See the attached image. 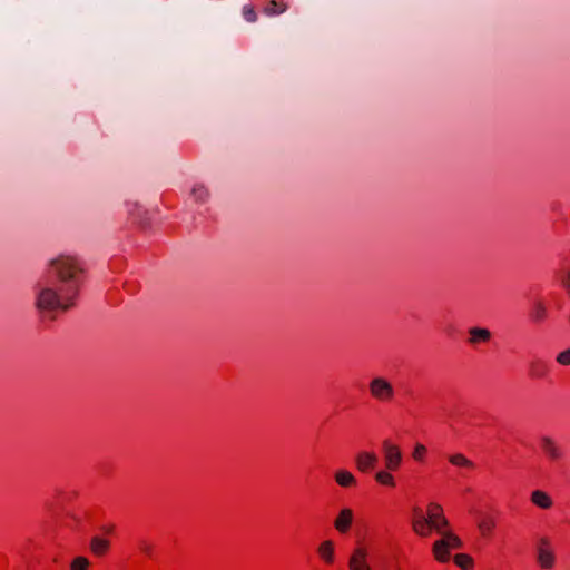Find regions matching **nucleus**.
<instances>
[{
  "instance_id": "obj_1",
  "label": "nucleus",
  "mask_w": 570,
  "mask_h": 570,
  "mask_svg": "<svg viewBox=\"0 0 570 570\" xmlns=\"http://www.w3.org/2000/svg\"><path fill=\"white\" fill-rule=\"evenodd\" d=\"M55 276L62 283H71L68 291L80 289L87 278L88 268L86 263L75 255L61 254L50 262Z\"/></svg>"
},
{
  "instance_id": "obj_2",
  "label": "nucleus",
  "mask_w": 570,
  "mask_h": 570,
  "mask_svg": "<svg viewBox=\"0 0 570 570\" xmlns=\"http://www.w3.org/2000/svg\"><path fill=\"white\" fill-rule=\"evenodd\" d=\"M78 297V289L67 291L66 294H58L52 288H43L37 298V307L40 311H55L61 308L67 311L75 305Z\"/></svg>"
},
{
  "instance_id": "obj_3",
  "label": "nucleus",
  "mask_w": 570,
  "mask_h": 570,
  "mask_svg": "<svg viewBox=\"0 0 570 570\" xmlns=\"http://www.w3.org/2000/svg\"><path fill=\"white\" fill-rule=\"evenodd\" d=\"M441 538L432 544L431 552L439 563H448L451 560V551L463 548L462 539L454 532H444Z\"/></svg>"
},
{
  "instance_id": "obj_4",
  "label": "nucleus",
  "mask_w": 570,
  "mask_h": 570,
  "mask_svg": "<svg viewBox=\"0 0 570 570\" xmlns=\"http://www.w3.org/2000/svg\"><path fill=\"white\" fill-rule=\"evenodd\" d=\"M384 468L389 471H399L403 463V454L399 444L386 438L381 443Z\"/></svg>"
},
{
  "instance_id": "obj_5",
  "label": "nucleus",
  "mask_w": 570,
  "mask_h": 570,
  "mask_svg": "<svg viewBox=\"0 0 570 570\" xmlns=\"http://www.w3.org/2000/svg\"><path fill=\"white\" fill-rule=\"evenodd\" d=\"M425 518L436 533L443 534L444 532H452L441 504L435 502L429 503Z\"/></svg>"
},
{
  "instance_id": "obj_6",
  "label": "nucleus",
  "mask_w": 570,
  "mask_h": 570,
  "mask_svg": "<svg viewBox=\"0 0 570 570\" xmlns=\"http://www.w3.org/2000/svg\"><path fill=\"white\" fill-rule=\"evenodd\" d=\"M368 549L363 544H357L351 552L347 560L348 570H373L370 560Z\"/></svg>"
},
{
  "instance_id": "obj_7",
  "label": "nucleus",
  "mask_w": 570,
  "mask_h": 570,
  "mask_svg": "<svg viewBox=\"0 0 570 570\" xmlns=\"http://www.w3.org/2000/svg\"><path fill=\"white\" fill-rule=\"evenodd\" d=\"M370 392L374 399L381 402H390L394 396L392 385L382 377H376L371 381Z\"/></svg>"
},
{
  "instance_id": "obj_8",
  "label": "nucleus",
  "mask_w": 570,
  "mask_h": 570,
  "mask_svg": "<svg viewBox=\"0 0 570 570\" xmlns=\"http://www.w3.org/2000/svg\"><path fill=\"white\" fill-rule=\"evenodd\" d=\"M538 562L542 569H551L554 566L556 557L550 547V541L542 538L538 548Z\"/></svg>"
},
{
  "instance_id": "obj_9",
  "label": "nucleus",
  "mask_w": 570,
  "mask_h": 570,
  "mask_svg": "<svg viewBox=\"0 0 570 570\" xmlns=\"http://www.w3.org/2000/svg\"><path fill=\"white\" fill-rule=\"evenodd\" d=\"M379 458L372 451H361L355 455L356 469L362 473L374 470L377 465Z\"/></svg>"
},
{
  "instance_id": "obj_10",
  "label": "nucleus",
  "mask_w": 570,
  "mask_h": 570,
  "mask_svg": "<svg viewBox=\"0 0 570 570\" xmlns=\"http://www.w3.org/2000/svg\"><path fill=\"white\" fill-rule=\"evenodd\" d=\"M354 513L350 508L342 509L334 520V528L337 532L345 534L351 530Z\"/></svg>"
},
{
  "instance_id": "obj_11",
  "label": "nucleus",
  "mask_w": 570,
  "mask_h": 570,
  "mask_svg": "<svg viewBox=\"0 0 570 570\" xmlns=\"http://www.w3.org/2000/svg\"><path fill=\"white\" fill-rule=\"evenodd\" d=\"M110 540L98 535L92 537L89 544L90 552L98 558L107 556L110 551Z\"/></svg>"
},
{
  "instance_id": "obj_12",
  "label": "nucleus",
  "mask_w": 570,
  "mask_h": 570,
  "mask_svg": "<svg viewBox=\"0 0 570 570\" xmlns=\"http://www.w3.org/2000/svg\"><path fill=\"white\" fill-rule=\"evenodd\" d=\"M320 559L327 566L335 562V547L332 540L323 541L317 548Z\"/></svg>"
},
{
  "instance_id": "obj_13",
  "label": "nucleus",
  "mask_w": 570,
  "mask_h": 570,
  "mask_svg": "<svg viewBox=\"0 0 570 570\" xmlns=\"http://www.w3.org/2000/svg\"><path fill=\"white\" fill-rule=\"evenodd\" d=\"M412 530L422 538L431 535L433 529L424 515L415 517L412 521Z\"/></svg>"
},
{
  "instance_id": "obj_14",
  "label": "nucleus",
  "mask_w": 570,
  "mask_h": 570,
  "mask_svg": "<svg viewBox=\"0 0 570 570\" xmlns=\"http://www.w3.org/2000/svg\"><path fill=\"white\" fill-rule=\"evenodd\" d=\"M334 480L342 488H355L357 485L356 478L347 470H337Z\"/></svg>"
},
{
  "instance_id": "obj_15",
  "label": "nucleus",
  "mask_w": 570,
  "mask_h": 570,
  "mask_svg": "<svg viewBox=\"0 0 570 570\" xmlns=\"http://www.w3.org/2000/svg\"><path fill=\"white\" fill-rule=\"evenodd\" d=\"M541 446L544 453L551 459V460H558L562 456L561 450L558 448V445L553 442L552 439L544 436L541 440Z\"/></svg>"
},
{
  "instance_id": "obj_16",
  "label": "nucleus",
  "mask_w": 570,
  "mask_h": 570,
  "mask_svg": "<svg viewBox=\"0 0 570 570\" xmlns=\"http://www.w3.org/2000/svg\"><path fill=\"white\" fill-rule=\"evenodd\" d=\"M392 472L393 471H389L387 469L377 471L374 475L375 482L383 487H387V488H392V489L395 488L396 481H395V478L392 474Z\"/></svg>"
},
{
  "instance_id": "obj_17",
  "label": "nucleus",
  "mask_w": 570,
  "mask_h": 570,
  "mask_svg": "<svg viewBox=\"0 0 570 570\" xmlns=\"http://www.w3.org/2000/svg\"><path fill=\"white\" fill-rule=\"evenodd\" d=\"M287 10V3L284 0H269L263 8V12L267 16H276Z\"/></svg>"
},
{
  "instance_id": "obj_18",
  "label": "nucleus",
  "mask_w": 570,
  "mask_h": 570,
  "mask_svg": "<svg viewBox=\"0 0 570 570\" xmlns=\"http://www.w3.org/2000/svg\"><path fill=\"white\" fill-rule=\"evenodd\" d=\"M531 501L541 509H550L552 507V499L547 492L541 490H535L531 493Z\"/></svg>"
},
{
  "instance_id": "obj_19",
  "label": "nucleus",
  "mask_w": 570,
  "mask_h": 570,
  "mask_svg": "<svg viewBox=\"0 0 570 570\" xmlns=\"http://www.w3.org/2000/svg\"><path fill=\"white\" fill-rule=\"evenodd\" d=\"M453 562L461 570H474V559L468 553L454 554Z\"/></svg>"
},
{
  "instance_id": "obj_20",
  "label": "nucleus",
  "mask_w": 570,
  "mask_h": 570,
  "mask_svg": "<svg viewBox=\"0 0 570 570\" xmlns=\"http://www.w3.org/2000/svg\"><path fill=\"white\" fill-rule=\"evenodd\" d=\"M449 462L454 466L464 468L468 470H473L475 468V464L462 453L450 455Z\"/></svg>"
},
{
  "instance_id": "obj_21",
  "label": "nucleus",
  "mask_w": 570,
  "mask_h": 570,
  "mask_svg": "<svg viewBox=\"0 0 570 570\" xmlns=\"http://www.w3.org/2000/svg\"><path fill=\"white\" fill-rule=\"evenodd\" d=\"M478 528L482 537H489L495 528V521L491 517H485L480 520Z\"/></svg>"
},
{
  "instance_id": "obj_22",
  "label": "nucleus",
  "mask_w": 570,
  "mask_h": 570,
  "mask_svg": "<svg viewBox=\"0 0 570 570\" xmlns=\"http://www.w3.org/2000/svg\"><path fill=\"white\" fill-rule=\"evenodd\" d=\"M490 338V332L487 328L473 327L470 330V342L475 344L487 342Z\"/></svg>"
},
{
  "instance_id": "obj_23",
  "label": "nucleus",
  "mask_w": 570,
  "mask_h": 570,
  "mask_svg": "<svg viewBox=\"0 0 570 570\" xmlns=\"http://www.w3.org/2000/svg\"><path fill=\"white\" fill-rule=\"evenodd\" d=\"M428 456V448L422 443H416L412 451V459L415 462L424 463Z\"/></svg>"
},
{
  "instance_id": "obj_24",
  "label": "nucleus",
  "mask_w": 570,
  "mask_h": 570,
  "mask_svg": "<svg viewBox=\"0 0 570 570\" xmlns=\"http://www.w3.org/2000/svg\"><path fill=\"white\" fill-rule=\"evenodd\" d=\"M90 561L88 558L79 556L70 563V570H89Z\"/></svg>"
},
{
  "instance_id": "obj_25",
  "label": "nucleus",
  "mask_w": 570,
  "mask_h": 570,
  "mask_svg": "<svg viewBox=\"0 0 570 570\" xmlns=\"http://www.w3.org/2000/svg\"><path fill=\"white\" fill-rule=\"evenodd\" d=\"M191 195L196 202H204L208 198L209 193L204 185H197L193 188Z\"/></svg>"
},
{
  "instance_id": "obj_26",
  "label": "nucleus",
  "mask_w": 570,
  "mask_h": 570,
  "mask_svg": "<svg viewBox=\"0 0 570 570\" xmlns=\"http://www.w3.org/2000/svg\"><path fill=\"white\" fill-rule=\"evenodd\" d=\"M128 213L132 216L135 222H140L144 218L146 210L135 203L129 205Z\"/></svg>"
},
{
  "instance_id": "obj_27",
  "label": "nucleus",
  "mask_w": 570,
  "mask_h": 570,
  "mask_svg": "<svg viewBox=\"0 0 570 570\" xmlns=\"http://www.w3.org/2000/svg\"><path fill=\"white\" fill-rule=\"evenodd\" d=\"M243 14H244V18L249 22H254L257 19V13L255 11L254 6H252V4L245 6L243 8Z\"/></svg>"
},
{
  "instance_id": "obj_28",
  "label": "nucleus",
  "mask_w": 570,
  "mask_h": 570,
  "mask_svg": "<svg viewBox=\"0 0 570 570\" xmlns=\"http://www.w3.org/2000/svg\"><path fill=\"white\" fill-rule=\"evenodd\" d=\"M547 372V367L543 363L537 362L531 365V375L540 377L543 376Z\"/></svg>"
},
{
  "instance_id": "obj_29",
  "label": "nucleus",
  "mask_w": 570,
  "mask_h": 570,
  "mask_svg": "<svg viewBox=\"0 0 570 570\" xmlns=\"http://www.w3.org/2000/svg\"><path fill=\"white\" fill-rule=\"evenodd\" d=\"M546 317V308L541 303H538L532 313V318L535 321H541Z\"/></svg>"
},
{
  "instance_id": "obj_30",
  "label": "nucleus",
  "mask_w": 570,
  "mask_h": 570,
  "mask_svg": "<svg viewBox=\"0 0 570 570\" xmlns=\"http://www.w3.org/2000/svg\"><path fill=\"white\" fill-rule=\"evenodd\" d=\"M557 361L558 363H560L561 365H570V348L561 352L558 356H557Z\"/></svg>"
},
{
  "instance_id": "obj_31",
  "label": "nucleus",
  "mask_w": 570,
  "mask_h": 570,
  "mask_svg": "<svg viewBox=\"0 0 570 570\" xmlns=\"http://www.w3.org/2000/svg\"><path fill=\"white\" fill-rule=\"evenodd\" d=\"M563 283H564V286L568 289V293L570 294V273H569L567 279Z\"/></svg>"
}]
</instances>
